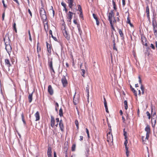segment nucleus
Wrapping results in <instances>:
<instances>
[{
    "instance_id": "nucleus-16",
    "label": "nucleus",
    "mask_w": 157,
    "mask_h": 157,
    "mask_svg": "<svg viewBox=\"0 0 157 157\" xmlns=\"http://www.w3.org/2000/svg\"><path fill=\"white\" fill-rule=\"evenodd\" d=\"M107 141L108 142H113V136L112 134L110 135H108L107 134Z\"/></svg>"
},
{
    "instance_id": "nucleus-29",
    "label": "nucleus",
    "mask_w": 157,
    "mask_h": 157,
    "mask_svg": "<svg viewBox=\"0 0 157 157\" xmlns=\"http://www.w3.org/2000/svg\"><path fill=\"white\" fill-rule=\"evenodd\" d=\"M59 115L60 117H62L63 116V109L62 108H61L59 110Z\"/></svg>"
},
{
    "instance_id": "nucleus-41",
    "label": "nucleus",
    "mask_w": 157,
    "mask_h": 157,
    "mask_svg": "<svg viewBox=\"0 0 157 157\" xmlns=\"http://www.w3.org/2000/svg\"><path fill=\"white\" fill-rule=\"evenodd\" d=\"M146 113L147 114V116H148V119H150L151 118V116L150 113H149V112L147 111Z\"/></svg>"
},
{
    "instance_id": "nucleus-15",
    "label": "nucleus",
    "mask_w": 157,
    "mask_h": 157,
    "mask_svg": "<svg viewBox=\"0 0 157 157\" xmlns=\"http://www.w3.org/2000/svg\"><path fill=\"white\" fill-rule=\"evenodd\" d=\"M52 59V58H48V64L49 68L53 67Z\"/></svg>"
},
{
    "instance_id": "nucleus-11",
    "label": "nucleus",
    "mask_w": 157,
    "mask_h": 157,
    "mask_svg": "<svg viewBox=\"0 0 157 157\" xmlns=\"http://www.w3.org/2000/svg\"><path fill=\"white\" fill-rule=\"evenodd\" d=\"M59 125L61 131L62 132H63L64 127L63 123V121L62 120H61L59 121Z\"/></svg>"
},
{
    "instance_id": "nucleus-62",
    "label": "nucleus",
    "mask_w": 157,
    "mask_h": 157,
    "mask_svg": "<svg viewBox=\"0 0 157 157\" xmlns=\"http://www.w3.org/2000/svg\"><path fill=\"white\" fill-rule=\"evenodd\" d=\"M51 36L55 40L57 41V39L55 37H54L53 35H52V36Z\"/></svg>"
},
{
    "instance_id": "nucleus-36",
    "label": "nucleus",
    "mask_w": 157,
    "mask_h": 157,
    "mask_svg": "<svg viewBox=\"0 0 157 157\" xmlns=\"http://www.w3.org/2000/svg\"><path fill=\"white\" fill-rule=\"evenodd\" d=\"M154 33V35L156 36H157V28L153 29Z\"/></svg>"
},
{
    "instance_id": "nucleus-27",
    "label": "nucleus",
    "mask_w": 157,
    "mask_h": 157,
    "mask_svg": "<svg viewBox=\"0 0 157 157\" xmlns=\"http://www.w3.org/2000/svg\"><path fill=\"white\" fill-rule=\"evenodd\" d=\"M146 12L147 13V15H150V13H149V8L148 5H147L146 8Z\"/></svg>"
},
{
    "instance_id": "nucleus-39",
    "label": "nucleus",
    "mask_w": 157,
    "mask_h": 157,
    "mask_svg": "<svg viewBox=\"0 0 157 157\" xmlns=\"http://www.w3.org/2000/svg\"><path fill=\"white\" fill-rule=\"evenodd\" d=\"M76 147V145L75 144H73L71 147V151H74L75 150Z\"/></svg>"
},
{
    "instance_id": "nucleus-12",
    "label": "nucleus",
    "mask_w": 157,
    "mask_h": 157,
    "mask_svg": "<svg viewBox=\"0 0 157 157\" xmlns=\"http://www.w3.org/2000/svg\"><path fill=\"white\" fill-rule=\"evenodd\" d=\"M48 92L49 94L52 95L53 94V90L51 85L48 86Z\"/></svg>"
},
{
    "instance_id": "nucleus-6",
    "label": "nucleus",
    "mask_w": 157,
    "mask_h": 157,
    "mask_svg": "<svg viewBox=\"0 0 157 157\" xmlns=\"http://www.w3.org/2000/svg\"><path fill=\"white\" fill-rule=\"evenodd\" d=\"M73 14V13L72 12L70 11L68 12L67 15V21H68L70 22H71V20L72 18Z\"/></svg>"
},
{
    "instance_id": "nucleus-60",
    "label": "nucleus",
    "mask_w": 157,
    "mask_h": 157,
    "mask_svg": "<svg viewBox=\"0 0 157 157\" xmlns=\"http://www.w3.org/2000/svg\"><path fill=\"white\" fill-rule=\"evenodd\" d=\"M55 73H53V72H51V75L52 77L54 78H55Z\"/></svg>"
},
{
    "instance_id": "nucleus-54",
    "label": "nucleus",
    "mask_w": 157,
    "mask_h": 157,
    "mask_svg": "<svg viewBox=\"0 0 157 157\" xmlns=\"http://www.w3.org/2000/svg\"><path fill=\"white\" fill-rule=\"evenodd\" d=\"M144 136H142V141L144 143V141H146V140H147V139H145V138L144 139Z\"/></svg>"
},
{
    "instance_id": "nucleus-5",
    "label": "nucleus",
    "mask_w": 157,
    "mask_h": 157,
    "mask_svg": "<svg viewBox=\"0 0 157 157\" xmlns=\"http://www.w3.org/2000/svg\"><path fill=\"white\" fill-rule=\"evenodd\" d=\"M61 82L63 87H66L67 85V81L65 76H63L61 79Z\"/></svg>"
},
{
    "instance_id": "nucleus-18",
    "label": "nucleus",
    "mask_w": 157,
    "mask_h": 157,
    "mask_svg": "<svg viewBox=\"0 0 157 157\" xmlns=\"http://www.w3.org/2000/svg\"><path fill=\"white\" fill-rule=\"evenodd\" d=\"M35 116L36 117V121H37L40 119V114L38 111H37L36 113L35 114Z\"/></svg>"
},
{
    "instance_id": "nucleus-31",
    "label": "nucleus",
    "mask_w": 157,
    "mask_h": 157,
    "mask_svg": "<svg viewBox=\"0 0 157 157\" xmlns=\"http://www.w3.org/2000/svg\"><path fill=\"white\" fill-rule=\"evenodd\" d=\"M140 89L142 91V94H144V87L142 84L140 86Z\"/></svg>"
},
{
    "instance_id": "nucleus-3",
    "label": "nucleus",
    "mask_w": 157,
    "mask_h": 157,
    "mask_svg": "<svg viewBox=\"0 0 157 157\" xmlns=\"http://www.w3.org/2000/svg\"><path fill=\"white\" fill-rule=\"evenodd\" d=\"M145 131L146 132V137L145 138V139L148 140L149 137L150 131V126L148 124H147L146 125L145 128Z\"/></svg>"
},
{
    "instance_id": "nucleus-50",
    "label": "nucleus",
    "mask_w": 157,
    "mask_h": 157,
    "mask_svg": "<svg viewBox=\"0 0 157 157\" xmlns=\"http://www.w3.org/2000/svg\"><path fill=\"white\" fill-rule=\"evenodd\" d=\"M150 47L153 49H155L154 45L152 44H151Z\"/></svg>"
},
{
    "instance_id": "nucleus-56",
    "label": "nucleus",
    "mask_w": 157,
    "mask_h": 157,
    "mask_svg": "<svg viewBox=\"0 0 157 157\" xmlns=\"http://www.w3.org/2000/svg\"><path fill=\"white\" fill-rule=\"evenodd\" d=\"M5 16V12H4V13H2V21H4V20Z\"/></svg>"
},
{
    "instance_id": "nucleus-42",
    "label": "nucleus",
    "mask_w": 157,
    "mask_h": 157,
    "mask_svg": "<svg viewBox=\"0 0 157 157\" xmlns=\"http://www.w3.org/2000/svg\"><path fill=\"white\" fill-rule=\"evenodd\" d=\"M78 10H79L80 12L82 11V10L81 8V6L80 5H78Z\"/></svg>"
},
{
    "instance_id": "nucleus-45",
    "label": "nucleus",
    "mask_w": 157,
    "mask_h": 157,
    "mask_svg": "<svg viewBox=\"0 0 157 157\" xmlns=\"http://www.w3.org/2000/svg\"><path fill=\"white\" fill-rule=\"evenodd\" d=\"M126 156L127 157H128L129 156V153L128 151V149L126 150Z\"/></svg>"
},
{
    "instance_id": "nucleus-17",
    "label": "nucleus",
    "mask_w": 157,
    "mask_h": 157,
    "mask_svg": "<svg viewBox=\"0 0 157 157\" xmlns=\"http://www.w3.org/2000/svg\"><path fill=\"white\" fill-rule=\"evenodd\" d=\"M156 117H153L151 118V123L152 127H154L156 123Z\"/></svg>"
},
{
    "instance_id": "nucleus-14",
    "label": "nucleus",
    "mask_w": 157,
    "mask_h": 157,
    "mask_svg": "<svg viewBox=\"0 0 157 157\" xmlns=\"http://www.w3.org/2000/svg\"><path fill=\"white\" fill-rule=\"evenodd\" d=\"M46 43L48 52L49 54H51V48H52V46L51 45L49 44L47 42H46Z\"/></svg>"
},
{
    "instance_id": "nucleus-59",
    "label": "nucleus",
    "mask_w": 157,
    "mask_h": 157,
    "mask_svg": "<svg viewBox=\"0 0 157 157\" xmlns=\"http://www.w3.org/2000/svg\"><path fill=\"white\" fill-rule=\"evenodd\" d=\"M51 10H52V11L53 16L54 17V14H55V12H54V11L53 9V7L52 6V8L51 9Z\"/></svg>"
},
{
    "instance_id": "nucleus-46",
    "label": "nucleus",
    "mask_w": 157,
    "mask_h": 157,
    "mask_svg": "<svg viewBox=\"0 0 157 157\" xmlns=\"http://www.w3.org/2000/svg\"><path fill=\"white\" fill-rule=\"evenodd\" d=\"M61 5L64 8L65 7H66V4L63 2H62L61 3Z\"/></svg>"
},
{
    "instance_id": "nucleus-47",
    "label": "nucleus",
    "mask_w": 157,
    "mask_h": 157,
    "mask_svg": "<svg viewBox=\"0 0 157 157\" xmlns=\"http://www.w3.org/2000/svg\"><path fill=\"white\" fill-rule=\"evenodd\" d=\"M130 20L129 19V16H128V17H127V23H128H128H130Z\"/></svg>"
},
{
    "instance_id": "nucleus-32",
    "label": "nucleus",
    "mask_w": 157,
    "mask_h": 157,
    "mask_svg": "<svg viewBox=\"0 0 157 157\" xmlns=\"http://www.w3.org/2000/svg\"><path fill=\"white\" fill-rule=\"evenodd\" d=\"M13 29L15 31L16 33H17V29L16 28V24L15 22H14L13 24Z\"/></svg>"
},
{
    "instance_id": "nucleus-57",
    "label": "nucleus",
    "mask_w": 157,
    "mask_h": 157,
    "mask_svg": "<svg viewBox=\"0 0 157 157\" xmlns=\"http://www.w3.org/2000/svg\"><path fill=\"white\" fill-rule=\"evenodd\" d=\"M108 126L109 127V131H112L111 127L110 124H108Z\"/></svg>"
},
{
    "instance_id": "nucleus-40",
    "label": "nucleus",
    "mask_w": 157,
    "mask_h": 157,
    "mask_svg": "<svg viewBox=\"0 0 157 157\" xmlns=\"http://www.w3.org/2000/svg\"><path fill=\"white\" fill-rule=\"evenodd\" d=\"M28 33H29V40L31 41H32V38L31 37V34H30V31L29 30H28Z\"/></svg>"
},
{
    "instance_id": "nucleus-26",
    "label": "nucleus",
    "mask_w": 157,
    "mask_h": 157,
    "mask_svg": "<svg viewBox=\"0 0 157 157\" xmlns=\"http://www.w3.org/2000/svg\"><path fill=\"white\" fill-rule=\"evenodd\" d=\"M77 27L78 28L79 33L80 35H81L82 34V30H81V28H80V25L78 24V25H77Z\"/></svg>"
},
{
    "instance_id": "nucleus-53",
    "label": "nucleus",
    "mask_w": 157,
    "mask_h": 157,
    "mask_svg": "<svg viewBox=\"0 0 157 157\" xmlns=\"http://www.w3.org/2000/svg\"><path fill=\"white\" fill-rule=\"evenodd\" d=\"M93 16L95 20H96L98 19L97 17H96V15L94 14L93 13Z\"/></svg>"
},
{
    "instance_id": "nucleus-8",
    "label": "nucleus",
    "mask_w": 157,
    "mask_h": 157,
    "mask_svg": "<svg viewBox=\"0 0 157 157\" xmlns=\"http://www.w3.org/2000/svg\"><path fill=\"white\" fill-rule=\"evenodd\" d=\"M118 32L120 37L121 38V40L124 41V33L122 32V29H118Z\"/></svg>"
},
{
    "instance_id": "nucleus-22",
    "label": "nucleus",
    "mask_w": 157,
    "mask_h": 157,
    "mask_svg": "<svg viewBox=\"0 0 157 157\" xmlns=\"http://www.w3.org/2000/svg\"><path fill=\"white\" fill-rule=\"evenodd\" d=\"M152 26L153 27V28H157V23L156 22V21L154 20V18H153L152 20Z\"/></svg>"
},
{
    "instance_id": "nucleus-30",
    "label": "nucleus",
    "mask_w": 157,
    "mask_h": 157,
    "mask_svg": "<svg viewBox=\"0 0 157 157\" xmlns=\"http://www.w3.org/2000/svg\"><path fill=\"white\" fill-rule=\"evenodd\" d=\"M125 129L124 128L123 130V132H124V139H127V132L125 131Z\"/></svg>"
},
{
    "instance_id": "nucleus-35",
    "label": "nucleus",
    "mask_w": 157,
    "mask_h": 157,
    "mask_svg": "<svg viewBox=\"0 0 157 157\" xmlns=\"http://www.w3.org/2000/svg\"><path fill=\"white\" fill-rule=\"evenodd\" d=\"M124 104L125 105V109H128V105H127V102L126 100H125L124 101Z\"/></svg>"
},
{
    "instance_id": "nucleus-23",
    "label": "nucleus",
    "mask_w": 157,
    "mask_h": 157,
    "mask_svg": "<svg viewBox=\"0 0 157 157\" xmlns=\"http://www.w3.org/2000/svg\"><path fill=\"white\" fill-rule=\"evenodd\" d=\"M33 93H32L31 94H29L28 96V100L29 102V103H30L32 102L33 99Z\"/></svg>"
},
{
    "instance_id": "nucleus-24",
    "label": "nucleus",
    "mask_w": 157,
    "mask_h": 157,
    "mask_svg": "<svg viewBox=\"0 0 157 157\" xmlns=\"http://www.w3.org/2000/svg\"><path fill=\"white\" fill-rule=\"evenodd\" d=\"M79 100L78 98H75V95L73 97V103L74 105H76L78 102Z\"/></svg>"
},
{
    "instance_id": "nucleus-37",
    "label": "nucleus",
    "mask_w": 157,
    "mask_h": 157,
    "mask_svg": "<svg viewBox=\"0 0 157 157\" xmlns=\"http://www.w3.org/2000/svg\"><path fill=\"white\" fill-rule=\"evenodd\" d=\"M75 125L76 126V128L77 129H79V126H78V121L77 120H76L75 121Z\"/></svg>"
},
{
    "instance_id": "nucleus-49",
    "label": "nucleus",
    "mask_w": 157,
    "mask_h": 157,
    "mask_svg": "<svg viewBox=\"0 0 157 157\" xmlns=\"http://www.w3.org/2000/svg\"><path fill=\"white\" fill-rule=\"evenodd\" d=\"M86 93H87V98H89V89L88 90H86Z\"/></svg>"
},
{
    "instance_id": "nucleus-64",
    "label": "nucleus",
    "mask_w": 157,
    "mask_h": 157,
    "mask_svg": "<svg viewBox=\"0 0 157 157\" xmlns=\"http://www.w3.org/2000/svg\"><path fill=\"white\" fill-rule=\"evenodd\" d=\"M14 1L16 2L18 5H19V3L18 1V0H13Z\"/></svg>"
},
{
    "instance_id": "nucleus-61",
    "label": "nucleus",
    "mask_w": 157,
    "mask_h": 157,
    "mask_svg": "<svg viewBox=\"0 0 157 157\" xmlns=\"http://www.w3.org/2000/svg\"><path fill=\"white\" fill-rule=\"evenodd\" d=\"M96 24L97 25H99V22L98 20V19H97L96 20Z\"/></svg>"
},
{
    "instance_id": "nucleus-43",
    "label": "nucleus",
    "mask_w": 157,
    "mask_h": 157,
    "mask_svg": "<svg viewBox=\"0 0 157 157\" xmlns=\"http://www.w3.org/2000/svg\"><path fill=\"white\" fill-rule=\"evenodd\" d=\"M80 13L79 15V17H81L82 19H83V16L82 14V11L80 12Z\"/></svg>"
},
{
    "instance_id": "nucleus-58",
    "label": "nucleus",
    "mask_w": 157,
    "mask_h": 157,
    "mask_svg": "<svg viewBox=\"0 0 157 157\" xmlns=\"http://www.w3.org/2000/svg\"><path fill=\"white\" fill-rule=\"evenodd\" d=\"M28 12L29 13V14H30L31 17H32V13L30 11V10L29 9L28 10Z\"/></svg>"
},
{
    "instance_id": "nucleus-4",
    "label": "nucleus",
    "mask_w": 157,
    "mask_h": 157,
    "mask_svg": "<svg viewBox=\"0 0 157 157\" xmlns=\"http://www.w3.org/2000/svg\"><path fill=\"white\" fill-rule=\"evenodd\" d=\"M63 35L65 37L67 40H69L70 39V37L69 35L67 33V32L65 28H64L62 30Z\"/></svg>"
},
{
    "instance_id": "nucleus-33",
    "label": "nucleus",
    "mask_w": 157,
    "mask_h": 157,
    "mask_svg": "<svg viewBox=\"0 0 157 157\" xmlns=\"http://www.w3.org/2000/svg\"><path fill=\"white\" fill-rule=\"evenodd\" d=\"M81 71H82V72H81V73L83 77H85L84 74L86 72L85 70L84 69H82L81 70Z\"/></svg>"
},
{
    "instance_id": "nucleus-51",
    "label": "nucleus",
    "mask_w": 157,
    "mask_h": 157,
    "mask_svg": "<svg viewBox=\"0 0 157 157\" xmlns=\"http://www.w3.org/2000/svg\"><path fill=\"white\" fill-rule=\"evenodd\" d=\"M37 52L38 53L41 50V48L40 47H37Z\"/></svg>"
},
{
    "instance_id": "nucleus-48",
    "label": "nucleus",
    "mask_w": 157,
    "mask_h": 157,
    "mask_svg": "<svg viewBox=\"0 0 157 157\" xmlns=\"http://www.w3.org/2000/svg\"><path fill=\"white\" fill-rule=\"evenodd\" d=\"M138 78H139V83L140 84H141H141H142V81H141V78H140V76H139L138 77Z\"/></svg>"
},
{
    "instance_id": "nucleus-55",
    "label": "nucleus",
    "mask_w": 157,
    "mask_h": 157,
    "mask_svg": "<svg viewBox=\"0 0 157 157\" xmlns=\"http://www.w3.org/2000/svg\"><path fill=\"white\" fill-rule=\"evenodd\" d=\"M112 36H113V44H115V39L114 37V35L113 34V35H111V37H112Z\"/></svg>"
},
{
    "instance_id": "nucleus-9",
    "label": "nucleus",
    "mask_w": 157,
    "mask_h": 157,
    "mask_svg": "<svg viewBox=\"0 0 157 157\" xmlns=\"http://www.w3.org/2000/svg\"><path fill=\"white\" fill-rule=\"evenodd\" d=\"M142 42L143 45H144L145 46L147 47V44L146 42L147 39L144 36H142L141 37Z\"/></svg>"
},
{
    "instance_id": "nucleus-20",
    "label": "nucleus",
    "mask_w": 157,
    "mask_h": 157,
    "mask_svg": "<svg viewBox=\"0 0 157 157\" xmlns=\"http://www.w3.org/2000/svg\"><path fill=\"white\" fill-rule=\"evenodd\" d=\"M130 88L131 90L134 93L135 96L137 97V94L136 91L135 90V89L134 88L132 87L131 85H130Z\"/></svg>"
},
{
    "instance_id": "nucleus-63",
    "label": "nucleus",
    "mask_w": 157,
    "mask_h": 157,
    "mask_svg": "<svg viewBox=\"0 0 157 157\" xmlns=\"http://www.w3.org/2000/svg\"><path fill=\"white\" fill-rule=\"evenodd\" d=\"M147 18L148 19V21H149L150 22L151 20H150V15H147Z\"/></svg>"
},
{
    "instance_id": "nucleus-38",
    "label": "nucleus",
    "mask_w": 157,
    "mask_h": 157,
    "mask_svg": "<svg viewBox=\"0 0 157 157\" xmlns=\"http://www.w3.org/2000/svg\"><path fill=\"white\" fill-rule=\"evenodd\" d=\"M59 107V105L58 103L56 102L55 104V110L56 112L58 111V109L57 108Z\"/></svg>"
},
{
    "instance_id": "nucleus-25",
    "label": "nucleus",
    "mask_w": 157,
    "mask_h": 157,
    "mask_svg": "<svg viewBox=\"0 0 157 157\" xmlns=\"http://www.w3.org/2000/svg\"><path fill=\"white\" fill-rule=\"evenodd\" d=\"M21 120L22 121L24 124L25 125L26 124V122L25 121V120L24 115V113H23V112H22L21 113Z\"/></svg>"
},
{
    "instance_id": "nucleus-34",
    "label": "nucleus",
    "mask_w": 157,
    "mask_h": 157,
    "mask_svg": "<svg viewBox=\"0 0 157 157\" xmlns=\"http://www.w3.org/2000/svg\"><path fill=\"white\" fill-rule=\"evenodd\" d=\"M112 3H113V8H114V10H116L117 9V8L116 7V3L114 2V0H112Z\"/></svg>"
},
{
    "instance_id": "nucleus-10",
    "label": "nucleus",
    "mask_w": 157,
    "mask_h": 157,
    "mask_svg": "<svg viewBox=\"0 0 157 157\" xmlns=\"http://www.w3.org/2000/svg\"><path fill=\"white\" fill-rule=\"evenodd\" d=\"M74 0H67V2L68 4V6L69 8L72 9V7L74 6Z\"/></svg>"
},
{
    "instance_id": "nucleus-21",
    "label": "nucleus",
    "mask_w": 157,
    "mask_h": 157,
    "mask_svg": "<svg viewBox=\"0 0 157 157\" xmlns=\"http://www.w3.org/2000/svg\"><path fill=\"white\" fill-rule=\"evenodd\" d=\"M51 147H49L48 148V151H47V155L48 157H51Z\"/></svg>"
},
{
    "instance_id": "nucleus-28",
    "label": "nucleus",
    "mask_w": 157,
    "mask_h": 157,
    "mask_svg": "<svg viewBox=\"0 0 157 157\" xmlns=\"http://www.w3.org/2000/svg\"><path fill=\"white\" fill-rule=\"evenodd\" d=\"M152 112H153V109H152V107L151 106V112L152 114V117L151 118H153V117H156V113L155 112H154L153 114H152Z\"/></svg>"
},
{
    "instance_id": "nucleus-7",
    "label": "nucleus",
    "mask_w": 157,
    "mask_h": 157,
    "mask_svg": "<svg viewBox=\"0 0 157 157\" xmlns=\"http://www.w3.org/2000/svg\"><path fill=\"white\" fill-rule=\"evenodd\" d=\"M113 17H114V16L113 10H111L110 11V12L109 13L108 20L109 21V22H112Z\"/></svg>"
},
{
    "instance_id": "nucleus-19",
    "label": "nucleus",
    "mask_w": 157,
    "mask_h": 157,
    "mask_svg": "<svg viewBox=\"0 0 157 157\" xmlns=\"http://www.w3.org/2000/svg\"><path fill=\"white\" fill-rule=\"evenodd\" d=\"M5 63L6 65H7L8 67H10L11 66L10 60L8 59H5Z\"/></svg>"
},
{
    "instance_id": "nucleus-1",
    "label": "nucleus",
    "mask_w": 157,
    "mask_h": 157,
    "mask_svg": "<svg viewBox=\"0 0 157 157\" xmlns=\"http://www.w3.org/2000/svg\"><path fill=\"white\" fill-rule=\"evenodd\" d=\"M40 13L42 20L44 21H46L47 17L44 9L43 8H41L40 10Z\"/></svg>"
},
{
    "instance_id": "nucleus-13",
    "label": "nucleus",
    "mask_w": 157,
    "mask_h": 157,
    "mask_svg": "<svg viewBox=\"0 0 157 157\" xmlns=\"http://www.w3.org/2000/svg\"><path fill=\"white\" fill-rule=\"evenodd\" d=\"M51 126L52 127H53L55 124V120L54 117L52 116H51Z\"/></svg>"
},
{
    "instance_id": "nucleus-2",
    "label": "nucleus",
    "mask_w": 157,
    "mask_h": 157,
    "mask_svg": "<svg viewBox=\"0 0 157 157\" xmlns=\"http://www.w3.org/2000/svg\"><path fill=\"white\" fill-rule=\"evenodd\" d=\"M5 41V40H4ZM4 42H5L4 41ZM5 42V45L6 46L5 49L8 54L9 56H10V55L12 51V48L11 45L9 44H7L6 42Z\"/></svg>"
},
{
    "instance_id": "nucleus-44",
    "label": "nucleus",
    "mask_w": 157,
    "mask_h": 157,
    "mask_svg": "<svg viewBox=\"0 0 157 157\" xmlns=\"http://www.w3.org/2000/svg\"><path fill=\"white\" fill-rule=\"evenodd\" d=\"M110 25H111V28L114 31L115 30V29L113 27V22H110Z\"/></svg>"
},
{
    "instance_id": "nucleus-52",
    "label": "nucleus",
    "mask_w": 157,
    "mask_h": 157,
    "mask_svg": "<svg viewBox=\"0 0 157 157\" xmlns=\"http://www.w3.org/2000/svg\"><path fill=\"white\" fill-rule=\"evenodd\" d=\"M2 3H3V4L4 7H5V8H6L7 6L5 4L4 0H2Z\"/></svg>"
}]
</instances>
